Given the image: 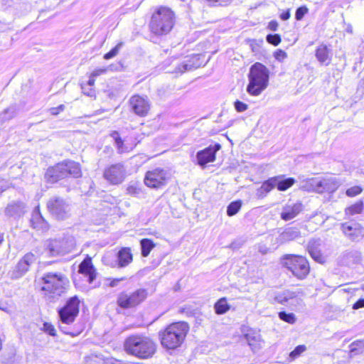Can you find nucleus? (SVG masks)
Segmentation results:
<instances>
[{
	"label": "nucleus",
	"mask_w": 364,
	"mask_h": 364,
	"mask_svg": "<svg viewBox=\"0 0 364 364\" xmlns=\"http://www.w3.org/2000/svg\"><path fill=\"white\" fill-rule=\"evenodd\" d=\"M69 287V279L60 272H46L35 280V289L50 301L65 294Z\"/></svg>",
	"instance_id": "1"
},
{
	"label": "nucleus",
	"mask_w": 364,
	"mask_h": 364,
	"mask_svg": "<svg viewBox=\"0 0 364 364\" xmlns=\"http://www.w3.org/2000/svg\"><path fill=\"white\" fill-rule=\"evenodd\" d=\"M176 16L174 11L166 6H159L151 13L148 22L150 35L163 37L171 33L175 27Z\"/></svg>",
	"instance_id": "2"
},
{
	"label": "nucleus",
	"mask_w": 364,
	"mask_h": 364,
	"mask_svg": "<svg viewBox=\"0 0 364 364\" xmlns=\"http://www.w3.org/2000/svg\"><path fill=\"white\" fill-rule=\"evenodd\" d=\"M123 348L129 355L146 360L156 353L157 344L151 337L145 333H132L124 338Z\"/></svg>",
	"instance_id": "3"
},
{
	"label": "nucleus",
	"mask_w": 364,
	"mask_h": 364,
	"mask_svg": "<svg viewBox=\"0 0 364 364\" xmlns=\"http://www.w3.org/2000/svg\"><path fill=\"white\" fill-rule=\"evenodd\" d=\"M82 176V165L70 159L62 160L48 166L44 173L46 182L50 184H55L68 178L78 179Z\"/></svg>",
	"instance_id": "4"
},
{
	"label": "nucleus",
	"mask_w": 364,
	"mask_h": 364,
	"mask_svg": "<svg viewBox=\"0 0 364 364\" xmlns=\"http://www.w3.org/2000/svg\"><path fill=\"white\" fill-rule=\"evenodd\" d=\"M188 331L189 325L186 321L171 323L159 332L160 343L166 350H176L184 343Z\"/></svg>",
	"instance_id": "5"
},
{
	"label": "nucleus",
	"mask_w": 364,
	"mask_h": 364,
	"mask_svg": "<svg viewBox=\"0 0 364 364\" xmlns=\"http://www.w3.org/2000/svg\"><path fill=\"white\" fill-rule=\"evenodd\" d=\"M280 264L298 280L306 279L311 272L308 258L299 254H284L280 257Z\"/></svg>",
	"instance_id": "6"
},
{
	"label": "nucleus",
	"mask_w": 364,
	"mask_h": 364,
	"mask_svg": "<svg viewBox=\"0 0 364 364\" xmlns=\"http://www.w3.org/2000/svg\"><path fill=\"white\" fill-rule=\"evenodd\" d=\"M248 80L247 92L251 96H258L269 85V71L262 63H255L250 68Z\"/></svg>",
	"instance_id": "7"
},
{
	"label": "nucleus",
	"mask_w": 364,
	"mask_h": 364,
	"mask_svg": "<svg viewBox=\"0 0 364 364\" xmlns=\"http://www.w3.org/2000/svg\"><path fill=\"white\" fill-rule=\"evenodd\" d=\"M109 135L115 143L117 152L120 154H128L132 151L146 136L144 132H134L129 134L125 138H122L119 132L116 130L111 132Z\"/></svg>",
	"instance_id": "8"
},
{
	"label": "nucleus",
	"mask_w": 364,
	"mask_h": 364,
	"mask_svg": "<svg viewBox=\"0 0 364 364\" xmlns=\"http://www.w3.org/2000/svg\"><path fill=\"white\" fill-rule=\"evenodd\" d=\"M148 292L139 288L132 292L121 291L117 296L116 303L122 309H132L141 305L147 298Z\"/></svg>",
	"instance_id": "9"
},
{
	"label": "nucleus",
	"mask_w": 364,
	"mask_h": 364,
	"mask_svg": "<svg viewBox=\"0 0 364 364\" xmlns=\"http://www.w3.org/2000/svg\"><path fill=\"white\" fill-rule=\"evenodd\" d=\"M81 302L77 295L69 297L63 306L58 309L60 321L66 325L73 324L79 315Z\"/></svg>",
	"instance_id": "10"
},
{
	"label": "nucleus",
	"mask_w": 364,
	"mask_h": 364,
	"mask_svg": "<svg viewBox=\"0 0 364 364\" xmlns=\"http://www.w3.org/2000/svg\"><path fill=\"white\" fill-rule=\"evenodd\" d=\"M170 180V174L164 168L156 167L148 170L144 177V183L149 188L158 190L166 186Z\"/></svg>",
	"instance_id": "11"
},
{
	"label": "nucleus",
	"mask_w": 364,
	"mask_h": 364,
	"mask_svg": "<svg viewBox=\"0 0 364 364\" xmlns=\"http://www.w3.org/2000/svg\"><path fill=\"white\" fill-rule=\"evenodd\" d=\"M46 208L56 220H65L69 215V205L66 200L59 196L50 198L46 202Z\"/></svg>",
	"instance_id": "12"
},
{
	"label": "nucleus",
	"mask_w": 364,
	"mask_h": 364,
	"mask_svg": "<svg viewBox=\"0 0 364 364\" xmlns=\"http://www.w3.org/2000/svg\"><path fill=\"white\" fill-rule=\"evenodd\" d=\"M130 111L141 118L147 117L151 110V103L146 95L134 94L128 101Z\"/></svg>",
	"instance_id": "13"
},
{
	"label": "nucleus",
	"mask_w": 364,
	"mask_h": 364,
	"mask_svg": "<svg viewBox=\"0 0 364 364\" xmlns=\"http://www.w3.org/2000/svg\"><path fill=\"white\" fill-rule=\"evenodd\" d=\"M127 176L124 165L121 163L111 164L105 168L103 177L112 185H118Z\"/></svg>",
	"instance_id": "14"
},
{
	"label": "nucleus",
	"mask_w": 364,
	"mask_h": 364,
	"mask_svg": "<svg viewBox=\"0 0 364 364\" xmlns=\"http://www.w3.org/2000/svg\"><path fill=\"white\" fill-rule=\"evenodd\" d=\"M36 260L37 256L34 253L31 252L26 253L11 270V278L16 279L23 277L30 269V267L36 263Z\"/></svg>",
	"instance_id": "15"
},
{
	"label": "nucleus",
	"mask_w": 364,
	"mask_h": 364,
	"mask_svg": "<svg viewBox=\"0 0 364 364\" xmlns=\"http://www.w3.org/2000/svg\"><path fill=\"white\" fill-rule=\"evenodd\" d=\"M77 272L87 279L89 284L93 283L98 276L97 269L94 264L93 259L89 255H87L80 262Z\"/></svg>",
	"instance_id": "16"
},
{
	"label": "nucleus",
	"mask_w": 364,
	"mask_h": 364,
	"mask_svg": "<svg viewBox=\"0 0 364 364\" xmlns=\"http://www.w3.org/2000/svg\"><path fill=\"white\" fill-rule=\"evenodd\" d=\"M107 72V68H96L88 74V80L80 83V88L84 95L89 97H96V88L95 83L96 78L101 75L105 74Z\"/></svg>",
	"instance_id": "17"
},
{
	"label": "nucleus",
	"mask_w": 364,
	"mask_h": 364,
	"mask_svg": "<svg viewBox=\"0 0 364 364\" xmlns=\"http://www.w3.org/2000/svg\"><path fill=\"white\" fill-rule=\"evenodd\" d=\"M221 148L220 144H216L214 146H210L197 153L198 164L205 167L208 163L213 162L216 158V152Z\"/></svg>",
	"instance_id": "18"
},
{
	"label": "nucleus",
	"mask_w": 364,
	"mask_h": 364,
	"mask_svg": "<svg viewBox=\"0 0 364 364\" xmlns=\"http://www.w3.org/2000/svg\"><path fill=\"white\" fill-rule=\"evenodd\" d=\"M31 227L41 232H46L50 228L48 222L43 217L39 207L32 213L31 218L30 219Z\"/></svg>",
	"instance_id": "19"
},
{
	"label": "nucleus",
	"mask_w": 364,
	"mask_h": 364,
	"mask_svg": "<svg viewBox=\"0 0 364 364\" xmlns=\"http://www.w3.org/2000/svg\"><path fill=\"white\" fill-rule=\"evenodd\" d=\"M117 265L119 268L129 266L134 260V254L130 247H122L116 255Z\"/></svg>",
	"instance_id": "20"
},
{
	"label": "nucleus",
	"mask_w": 364,
	"mask_h": 364,
	"mask_svg": "<svg viewBox=\"0 0 364 364\" xmlns=\"http://www.w3.org/2000/svg\"><path fill=\"white\" fill-rule=\"evenodd\" d=\"M303 210V205L301 202L287 205L283 208L281 218L284 221L290 220L296 217Z\"/></svg>",
	"instance_id": "21"
},
{
	"label": "nucleus",
	"mask_w": 364,
	"mask_h": 364,
	"mask_svg": "<svg viewBox=\"0 0 364 364\" xmlns=\"http://www.w3.org/2000/svg\"><path fill=\"white\" fill-rule=\"evenodd\" d=\"M277 179L275 176L270 177L262 182L261 186L257 190V196L258 198H264L269 192L277 187Z\"/></svg>",
	"instance_id": "22"
},
{
	"label": "nucleus",
	"mask_w": 364,
	"mask_h": 364,
	"mask_svg": "<svg viewBox=\"0 0 364 364\" xmlns=\"http://www.w3.org/2000/svg\"><path fill=\"white\" fill-rule=\"evenodd\" d=\"M341 229L345 235L354 237L362 232L363 227L358 223L349 224L344 223L341 225Z\"/></svg>",
	"instance_id": "23"
},
{
	"label": "nucleus",
	"mask_w": 364,
	"mask_h": 364,
	"mask_svg": "<svg viewBox=\"0 0 364 364\" xmlns=\"http://www.w3.org/2000/svg\"><path fill=\"white\" fill-rule=\"evenodd\" d=\"M275 178H277L276 186L277 190L279 191H287L296 183V180L293 177L284 178V176H277Z\"/></svg>",
	"instance_id": "24"
},
{
	"label": "nucleus",
	"mask_w": 364,
	"mask_h": 364,
	"mask_svg": "<svg viewBox=\"0 0 364 364\" xmlns=\"http://www.w3.org/2000/svg\"><path fill=\"white\" fill-rule=\"evenodd\" d=\"M230 309L227 297L220 298L214 304V310L216 314L222 315L226 314Z\"/></svg>",
	"instance_id": "25"
},
{
	"label": "nucleus",
	"mask_w": 364,
	"mask_h": 364,
	"mask_svg": "<svg viewBox=\"0 0 364 364\" xmlns=\"http://www.w3.org/2000/svg\"><path fill=\"white\" fill-rule=\"evenodd\" d=\"M364 352V340H356L349 345V356L350 358L360 355Z\"/></svg>",
	"instance_id": "26"
},
{
	"label": "nucleus",
	"mask_w": 364,
	"mask_h": 364,
	"mask_svg": "<svg viewBox=\"0 0 364 364\" xmlns=\"http://www.w3.org/2000/svg\"><path fill=\"white\" fill-rule=\"evenodd\" d=\"M315 55L320 63H326L330 60L328 46L324 44L318 46L315 50Z\"/></svg>",
	"instance_id": "27"
},
{
	"label": "nucleus",
	"mask_w": 364,
	"mask_h": 364,
	"mask_svg": "<svg viewBox=\"0 0 364 364\" xmlns=\"http://www.w3.org/2000/svg\"><path fill=\"white\" fill-rule=\"evenodd\" d=\"M141 254L146 257L149 255L151 251L155 247L156 244L149 238H143L140 240Z\"/></svg>",
	"instance_id": "28"
},
{
	"label": "nucleus",
	"mask_w": 364,
	"mask_h": 364,
	"mask_svg": "<svg viewBox=\"0 0 364 364\" xmlns=\"http://www.w3.org/2000/svg\"><path fill=\"white\" fill-rule=\"evenodd\" d=\"M242 205V202L240 200H237L231 202L227 207V215L230 217L236 215Z\"/></svg>",
	"instance_id": "29"
},
{
	"label": "nucleus",
	"mask_w": 364,
	"mask_h": 364,
	"mask_svg": "<svg viewBox=\"0 0 364 364\" xmlns=\"http://www.w3.org/2000/svg\"><path fill=\"white\" fill-rule=\"evenodd\" d=\"M201 58L202 55L200 54H193L188 57L186 61L191 70L200 67L203 63V60L200 59Z\"/></svg>",
	"instance_id": "30"
},
{
	"label": "nucleus",
	"mask_w": 364,
	"mask_h": 364,
	"mask_svg": "<svg viewBox=\"0 0 364 364\" xmlns=\"http://www.w3.org/2000/svg\"><path fill=\"white\" fill-rule=\"evenodd\" d=\"M21 209L20 203H13L9 204L5 208V214L8 217H14L18 215Z\"/></svg>",
	"instance_id": "31"
},
{
	"label": "nucleus",
	"mask_w": 364,
	"mask_h": 364,
	"mask_svg": "<svg viewBox=\"0 0 364 364\" xmlns=\"http://www.w3.org/2000/svg\"><path fill=\"white\" fill-rule=\"evenodd\" d=\"M363 203L361 200L357 201L354 204L348 206L346 209V213L350 215H353L355 214H360L363 212Z\"/></svg>",
	"instance_id": "32"
},
{
	"label": "nucleus",
	"mask_w": 364,
	"mask_h": 364,
	"mask_svg": "<svg viewBox=\"0 0 364 364\" xmlns=\"http://www.w3.org/2000/svg\"><path fill=\"white\" fill-rule=\"evenodd\" d=\"M47 250L52 255H58L62 250L60 241L57 240H50L47 246Z\"/></svg>",
	"instance_id": "33"
},
{
	"label": "nucleus",
	"mask_w": 364,
	"mask_h": 364,
	"mask_svg": "<svg viewBox=\"0 0 364 364\" xmlns=\"http://www.w3.org/2000/svg\"><path fill=\"white\" fill-rule=\"evenodd\" d=\"M309 255L311 258L316 262L323 264L326 262V257L323 254L316 249H311L309 250Z\"/></svg>",
	"instance_id": "34"
},
{
	"label": "nucleus",
	"mask_w": 364,
	"mask_h": 364,
	"mask_svg": "<svg viewBox=\"0 0 364 364\" xmlns=\"http://www.w3.org/2000/svg\"><path fill=\"white\" fill-rule=\"evenodd\" d=\"M278 316L282 321L290 324H294L296 321V316L293 313L280 311L278 314Z\"/></svg>",
	"instance_id": "35"
},
{
	"label": "nucleus",
	"mask_w": 364,
	"mask_h": 364,
	"mask_svg": "<svg viewBox=\"0 0 364 364\" xmlns=\"http://www.w3.org/2000/svg\"><path fill=\"white\" fill-rule=\"evenodd\" d=\"M123 45V42H119L114 48L103 55V58L105 60H109L117 56Z\"/></svg>",
	"instance_id": "36"
},
{
	"label": "nucleus",
	"mask_w": 364,
	"mask_h": 364,
	"mask_svg": "<svg viewBox=\"0 0 364 364\" xmlns=\"http://www.w3.org/2000/svg\"><path fill=\"white\" fill-rule=\"evenodd\" d=\"M309 11V9L306 5L298 7L295 12V19L298 21H301Z\"/></svg>",
	"instance_id": "37"
},
{
	"label": "nucleus",
	"mask_w": 364,
	"mask_h": 364,
	"mask_svg": "<svg viewBox=\"0 0 364 364\" xmlns=\"http://www.w3.org/2000/svg\"><path fill=\"white\" fill-rule=\"evenodd\" d=\"M268 43L277 46L282 42L281 36L278 33L268 34L266 37Z\"/></svg>",
	"instance_id": "38"
},
{
	"label": "nucleus",
	"mask_w": 364,
	"mask_h": 364,
	"mask_svg": "<svg viewBox=\"0 0 364 364\" xmlns=\"http://www.w3.org/2000/svg\"><path fill=\"white\" fill-rule=\"evenodd\" d=\"M363 188L360 186H354L346 191V194L350 198L355 197L363 192Z\"/></svg>",
	"instance_id": "39"
},
{
	"label": "nucleus",
	"mask_w": 364,
	"mask_h": 364,
	"mask_svg": "<svg viewBox=\"0 0 364 364\" xmlns=\"http://www.w3.org/2000/svg\"><path fill=\"white\" fill-rule=\"evenodd\" d=\"M306 350L305 345H299L289 353V357L294 360L301 355Z\"/></svg>",
	"instance_id": "40"
},
{
	"label": "nucleus",
	"mask_w": 364,
	"mask_h": 364,
	"mask_svg": "<svg viewBox=\"0 0 364 364\" xmlns=\"http://www.w3.org/2000/svg\"><path fill=\"white\" fill-rule=\"evenodd\" d=\"M43 330L45 333L51 336H55L57 335L55 326L50 323L45 322L43 323Z\"/></svg>",
	"instance_id": "41"
},
{
	"label": "nucleus",
	"mask_w": 364,
	"mask_h": 364,
	"mask_svg": "<svg viewBox=\"0 0 364 364\" xmlns=\"http://www.w3.org/2000/svg\"><path fill=\"white\" fill-rule=\"evenodd\" d=\"M84 326L82 324L74 328L71 331H63V333L67 335H70L72 337L79 336L84 331Z\"/></svg>",
	"instance_id": "42"
},
{
	"label": "nucleus",
	"mask_w": 364,
	"mask_h": 364,
	"mask_svg": "<svg viewBox=\"0 0 364 364\" xmlns=\"http://www.w3.org/2000/svg\"><path fill=\"white\" fill-rule=\"evenodd\" d=\"M191 68H189V65L187 63V61L183 62L180 64H178L174 70V72L176 73H183L184 72L187 70H190Z\"/></svg>",
	"instance_id": "43"
},
{
	"label": "nucleus",
	"mask_w": 364,
	"mask_h": 364,
	"mask_svg": "<svg viewBox=\"0 0 364 364\" xmlns=\"http://www.w3.org/2000/svg\"><path fill=\"white\" fill-rule=\"evenodd\" d=\"M234 106H235V109L238 112H245L247 109L248 108V106L247 104L244 103L242 101H240V100H236L235 102H234Z\"/></svg>",
	"instance_id": "44"
},
{
	"label": "nucleus",
	"mask_w": 364,
	"mask_h": 364,
	"mask_svg": "<svg viewBox=\"0 0 364 364\" xmlns=\"http://www.w3.org/2000/svg\"><path fill=\"white\" fill-rule=\"evenodd\" d=\"M211 6H228L232 0H205Z\"/></svg>",
	"instance_id": "45"
},
{
	"label": "nucleus",
	"mask_w": 364,
	"mask_h": 364,
	"mask_svg": "<svg viewBox=\"0 0 364 364\" xmlns=\"http://www.w3.org/2000/svg\"><path fill=\"white\" fill-rule=\"evenodd\" d=\"M274 57L279 61H283L287 58V54L284 50L279 49L274 53Z\"/></svg>",
	"instance_id": "46"
},
{
	"label": "nucleus",
	"mask_w": 364,
	"mask_h": 364,
	"mask_svg": "<svg viewBox=\"0 0 364 364\" xmlns=\"http://www.w3.org/2000/svg\"><path fill=\"white\" fill-rule=\"evenodd\" d=\"M64 109H65V105H60L58 107H51L49 109V112L52 115L56 116V115L59 114L60 112H62Z\"/></svg>",
	"instance_id": "47"
},
{
	"label": "nucleus",
	"mask_w": 364,
	"mask_h": 364,
	"mask_svg": "<svg viewBox=\"0 0 364 364\" xmlns=\"http://www.w3.org/2000/svg\"><path fill=\"white\" fill-rule=\"evenodd\" d=\"M125 278L124 277H121V278H108L107 280L109 281V284H108V286L109 287H114L118 285V284L124 280Z\"/></svg>",
	"instance_id": "48"
},
{
	"label": "nucleus",
	"mask_w": 364,
	"mask_h": 364,
	"mask_svg": "<svg viewBox=\"0 0 364 364\" xmlns=\"http://www.w3.org/2000/svg\"><path fill=\"white\" fill-rule=\"evenodd\" d=\"M290 17H291V9H287L283 11L279 15V18L282 21H287V20L289 19Z\"/></svg>",
	"instance_id": "49"
},
{
	"label": "nucleus",
	"mask_w": 364,
	"mask_h": 364,
	"mask_svg": "<svg viewBox=\"0 0 364 364\" xmlns=\"http://www.w3.org/2000/svg\"><path fill=\"white\" fill-rule=\"evenodd\" d=\"M279 23L276 20H272L268 23L267 28L272 31H276L278 29Z\"/></svg>",
	"instance_id": "50"
},
{
	"label": "nucleus",
	"mask_w": 364,
	"mask_h": 364,
	"mask_svg": "<svg viewBox=\"0 0 364 364\" xmlns=\"http://www.w3.org/2000/svg\"><path fill=\"white\" fill-rule=\"evenodd\" d=\"M3 114L6 115V114H9L8 117H4V119L5 120H9V119H12L14 117V112L12 111L11 109L9 108H6L5 109L3 112H2Z\"/></svg>",
	"instance_id": "51"
},
{
	"label": "nucleus",
	"mask_w": 364,
	"mask_h": 364,
	"mask_svg": "<svg viewBox=\"0 0 364 364\" xmlns=\"http://www.w3.org/2000/svg\"><path fill=\"white\" fill-rule=\"evenodd\" d=\"M360 308H364V299H358L353 305V309H358Z\"/></svg>",
	"instance_id": "52"
},
{
	"label": "nucleus",
	"mask_w": 364,
	"mask_h": 364,
	"mask_svg": "<svg viewBox=\"0 0 364 364\" xmlns=\"http://www.w3.org/2000/svg\"><path fill=\"white\" fill-rule=\"evenodd\" d=\"M127 191H128L129 193H130L132 195H136V194L139 193V192H140V189L134 186H129L127 188Z\"/></svg>",
	"instance_id": "53"
},
{
	"label": "nucleus",
	"mask_w": 364,
	"mask_h": 364,
	"mask_svg": "<svg viewBox=\"0 0 364 364\" xmlns=\"http://www.w3.org/2000/svg\"><path fill=\"white\" fill-rule=\"evenodd\" d=\"M108 364H124V363L120 360L112 359Z\"/></svg>",
	"instance_id": "54"
},
{
	"label": "nucleus",
	"mask_w": 364,
	"mask_h": 364,
	"mask_svg": "<svg viewBox=\"0 0 364 364\" xmlns=\"http://www.w3.org/2000/svg\"><path fill=\"white\" fill-rule=\"evenodd\" d=\"M92 358H93L92 355H90V356L86 357L85 358L86 364H92Z\"/></svg>",
	"instance_id": "55"
},
{
	"label": "nucleus",
	"mask_w": 364,
	"mask_h": 364,
	"mask_svg": "<svg viewBox=\"0 0 364 364\" xmlns=\"http://www.w3.org/2000/svg\"><path fill=\"white\" fill-rule=\"evenodd\" d=\"M4 241V235L3 233H0V245Z\"/></svg>",
	"instance_id": "56"
}]
</instances>
